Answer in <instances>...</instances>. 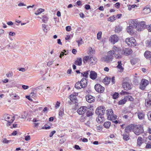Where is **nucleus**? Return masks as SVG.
<instances>
[{"mask_svg":"<svg viewBox=\"0 0 151 151\" xmlns=\"http://www.w3.org/2000/svg\"><path fill=\"white\" fill-rule=\"evenodd\" d=\"M82 40L81 38L80 39V40L79 41L78 40L77 41L78 46H79L80 45H81L82 44Z\"/></svg>","mask_w":151,"mask_h":151,"instance_id":"603ef678","label":"nucleus"},{"mask_svg":"<svg viewBox=\"0 0 151 151\" xmlns=\"http://www.w3.org/2000/svg\"><path fill=\"white\" fill-rule=\"evenodd\" d=\"M89 72V70H87L85 72L81 73V74L83 77L87 78L88 76Z\"/></svg>","mask_w":151,"mask_h":151,"instance_id":"72a5a7b5","label":"nucleus"},{"mask_svg":"<svg viewBox=\"0 0 151 151\" xmlns=\"http://www.w3.org/2000/svg\"><path fill=\"white\" fill-rule=\"evenodd\" d=\"M105 108L104 107L101 106L96 109L95 113L97 114L103 115L105 113Z\"/></svg>","mask_w":151,"mask_h":151,"instance_id":"0eeeda50","label":"nucleus"},{"mask_svg":"<svg viewBox=\"0 0 151 151\" xmlns=\"http://www.w3.org/2000/svg\"><path fill=\"white\" fill-rule=\"evenodd\" d=\"M80 82L81 86V88H85L87 86V80L85 78H82Z\"/></svg>","mask_w":151,"mask_h":151,"instance_id":"f3484780","label":"nucleus"},{"mask_svg":"<svg viewBox=\"0 0 151 151\" xmlns=\"http://www.w3.org/2000/svg\"><path fill=\"white\" fill-rule=\"evenodd\" d=\"M90 56H86L84 57L83 59V61L84 63L89 62Z\"/></svg>","mask_w":151,"mask_h":151,"instance_id":"7c9ffc66","label":"nucleus"},{"mask_svg":"<svg viewBox=\"0 0 151 151\" xmlns=\"http://www.w3.org/2000/svg\"><path fill=\"white\" fill-rule=\"evenodd\" d=\"M132 84L128 82H124L122 84V86L125 90L127 91L131 89Z\"/></svg>","mask_w":151,"mask_h":151,"instance_id":"9d476101","label":"nucleus"},{"mask_svg":"<svg viewBox=\"0 0 151 151\" xmlns=\"http://www.w3.org/2000/svg\"><path fill=\"white\" fill-rule=\"evenodd\" d=\"M64 114V110L63 109L60 110L59 112V115L61 116H63Z\"/></svg>","mask_w":151,"mask_h":151,"instance_id":"09e8293b","label":"nucleus"},{"mask_svg":"<svg viewBox=\"0 0 151 151\" xmlns=\"http://www.w3.org/2000/svg\"><path fill=\"white\" fill-rule=\"evenodd\" d=\"M60 102H59L58 101H57L55 105V108L56 109L58 108L60 106Z\"/></svg>","mask_w":151,"mask_h":151,"instance_id":"8fccbe9b","label":"nucleus"},{"mask_svg":"<svg viewBox=\"0 0 151 151\" xmlns=\"http://www.w3.org/2000/svg\"><path fill=\"white\" fill-rule=\"evenodd\" d=\"M86 101L89 103H92L95 100V97L90 95H88L86 97Z\"/></svg>","mask_w":151,"mask_h":151,"instance_id":"dca6fc26","label":"nucleus"},{"mask_svg":"<svg viewBox=\"0 0 151 151\" xmlns=\"http://www.w3.org/2000/svg\"><path fill=\"white\" fill-rule=\"evenodd\" d=\"M115 52L113 51L110 50L108 51L107 53V55L103 58V60L107 63L112 61L114 56L115 55Z\"/></svg>","mask_w":151,"mask_h":151,"instance_id":"f03ea898","label":"nucleus"},{"mask_svg":"<svg viewBox=\"0 0 151 151\" xmlns=\"http://www.w3.org/2000/svg\"><path fill=\"white\" fill-rule=\"evenodd\" d=\"M143 143V139L140 137H139L137 139V144L138 145L140 146Z\"/></svg>","mask_w":151,"mask_h":151,"instance_id":"c85d7f7f","label":"nucleus"},{"mask_svg":"<svg viewBox=\"0 0 151 151\" xmlns=\"http://www.w3.org/2000/svg\"><path fill=\"white\" fill-rule=\"evenodd\" d=\"M70 100L69 103L71 104H76L77 103L78 100L76 96L74 95H71L69 97Z\"/></svg>","mask_w":151,"mask_h":151,"instance_id":"ddd939ff","label":"nucleus"},{"mask_svg":"<svg viewBox=\"0 0 151 151\" xmlns=\"http://www.w3.org/2000/svg\"><path fill=\"white\" fill-rule=\"evenodd\" d=\"M120 4L119 2H117L115 4V6L118 9L119 8Z\"/></svg>","mask_w":151,"mask_h":151,"instance_id":"864d4df0","label":"nucleus"},{"mask_svg":"<svg viewBox=\"0 0 151 151\" xmlns=\"http://www.w3.org/2000/svg\"><path fill=\"white\" fill-rule=\"evenodd\" d=\"M10 115L8 114H5L3 116V119L8 121V120L10 119Z\"/></svg>","mask_w":151,"mask_h":151,"instance_id":"473e14b6","label":"nucleus"},{"mask_svg":"<svg viewBox=\"0 0 151 151\" xmlns=\"http://www.w3.org/2000/svg\"><path fill=\"white\" fill-rule=\"evenodd\" d=\"M129 134H127V133L125 132H124L123 135V139L124 140L127 141L129 139Z\"/></svg>","mask_w":151,"mask_h":151,"instance_id":"393cba45","label":"nucleus"},{"mask_svg":"<svg viewBox=\"0 0 151 151\" xmlns=\"http://www.w3.org/2000/svg\"><path fill=\"white\" fill-rule=\"evenodd\" d=\"M122 30V28L120 26H116L115 28V32H119Z\"/></svg>","mask_w":151,"mask_h":151,"instance_id":"e433bc0d","label":"nucleus"},{"mask_svg":"<svg viewBox=\"0 0 151 151\" xmlns=\"http://www.w3.org/2000/svg\"><path fill=\"white\" fill-rule=\"evenodd\" d=\"M138 118L140 120H143L145 118V114L143 112H139L137 113Z\"/></svg>","mask_w":151,"mask_h":151,"instance_id":"4be33fe9","label":"nucleus"},{"mask_svg":"<svg viewBox=\"0 0 151 151\" xmlns=\"http://www.w3.org/2000/svg\"><path fill=\"white\" fill-rule=\"evenodd\" d=\"M111 80V78H110L106 77L104 79L103 82L105 84H108L109 83Z\"/></svg>","mask_w":151,"mask_h":151,"instance_id":"cd10ccee","label":"nucleus"},{"mask_svg":"<svg viewBox=\"0 0 151 151\" xmlns=\"http://www.w3.org/2000/svg\"><path fill=\"white\" fill-rule=\"evenodd\" d=\"M149 83V81L145 79H142L139 85V88L142 90H144Z\"/></svg>","mask_w":151,"mask_h":151,"instance_id":"423d86ee","label":"nucleus"},{"mask_svg":"<svg viewBox=\"0 0 151 151\" xmlns=\"http://www.w3.org/2000/svg\"><path fill=\"white\" fill-rule=\"evenodd\" d=\"M127 101V98H124L123 99L119 101L118 104L119 105H123Z\"/></svg>","mask_w":151,"mask_h":151,"instance_id":"f704fd0d","label":"nucleus"},{"mask_svg":"<svg viewBox=\"0 0 151 151\" xmlns=\"http://www.w3.org/2000/svg\"><path fill=\"white\" fill-rule=\"evenodd\" d=\"M10 141H9V140H7L6 139L4 138L3 139L2 142L3 143H8Z\"/></svg>","mask_w":151,"mask_h":151,"instance_id":"5fc2aeb1","label":"nucleus"},{"mask_svg":"<svg viewBox=\"0 0 151 151\" xmlns=\"http://www.w3.org/2000/svg\"><path fill=\"white\" fill-rule=\"evenodd\" d=\"M145 105L147 107H151V97L148 98V97L147 99H146Z\"/></svg>","mask_w":151,"mask_h":151,"instance_id":"412c9836","label":"nucleus"},{"mask_svg":"<svg viewBox=\"0 0 151 151\" xmlns=\"http://www.w3.org/2000/svg\"><path fill=\"white\" fill-rule=\"evenodd\" d=\"M133 132L135 134L137 135H139L143 133L144 130L142 126L139 124L135 126Z\"/></svg>","mask_w":151,"mask_h":151,"instance_id":"20e7f679","label":"nucleus"},{"mask_svg":"<svg viewBox=\"0 0 151 151\" xmlns=\"http://www.w3.org/2000/svg\"><path fill=\"white\" fill-rule=\"evenodd\" d=\"M9 34L10 36H14L15 35V33L14 32H9Z\"/></svg>","mask_w":151,"mask_h":151,"instance_id":"774afa93","label":"nucleus"},{"mask_svg":"<svg viewBox=\"0 0 151 151\" xmlns=\"http://www.w3.org/2000/svg\"><path fill=\"white\" fill-rule=\"evenodd\" d=\"M29 87L27 86L23 85L22 86V88L24 90L27 89L29 88Z\"/></svg>","mask_w":151,"mask_h":151,"instance_id":"e2e57ef3","label":"nucleus"},{"mask_svg":"<svg viewBox=\"0 0 151 151\" xmlns=\"http://www.w3.org/2000/svg\"><path fill=\"white\" fill-rule=\"evenodd\" d=\"M117 54H116L115 55V57L116 59H120L121 58L122 56L121 54H121V52H119V53H117Z\"/></svg>","mask_w":151,"mask_h":151,"instance_id":"58836bf2","label":"nucleus"},{"mask_svg":"<svg viewBox=\"0 0 151 151\" xmlns=\"http://www.w3.org/2000/svg\"><path fill=\"white\" fill-rule=\"evenodd\" d=\"M113 98L114 99H116L119 96V94L117 92H115L113 95Z\"/></svg>","mask_w":151,"mask_h":151,"instance_id":"a19ab883","label":"nucleus"},{"mask_svg":"<svg viewBox=\"0 0 151 151\" xmlns=\"http://www.w3.org/2000/svg\"><path fill=\"white\" fill-rule=\"evenodd\" d=\"M145 147L147 149H150L151 148V144H147L146 146Z\"/></svg>","mask_w":151,"mask_h":151,"instance_id":"69168bd1","label":"nucleus"},{"mask_svg":"<svg viewBox=\"0 0 151 151\" xmlns=\"http://www.w3.org/2000/svg\"><path fill=\"white\" fill-rule=\"evenodd\" d=\"M74 147H75V149L77 150H79L81 149L79 146L77 145H75Z\"/></svg>","mask_w":151,"mask_h":151,"instance_id":"338daca9","label":"nucleus"},{"mask_svg":"<svg viewBox=\"0 0 151 151\" xmlns=\"http://www.w3.org/2000/svg\"><path fill=\"white\" fill-rule=\"evenodd\" d=\"M135 126L133 124H130L127 126L125 129V132H127V134H129V133L132 130L134 129Z\"/></svg>","mask_w":151,"mask_h":151,"instance_id":"4468645a","label":"nucleus"},{"mask_svg":"<svg viewBox=\"0 0 151 151\" xmlns=\"http://www.w3.org/2000/svg\"><path fill=\"white\" fill-rule=\"evenodd\" d=\"M98 116L96 119V121L98 122H102L104 120V118L102 115L98 114Z\"/></svg>","mask_w":151,"mask_h":151,"instance_id":"5701e85b","label":"nucleus"},{"mask_svg":"<svg viewBox=\"0 0 151 151\" xmlns=\"http://www.w3.org/2000/svg\"><path fill=\"white\" fill-rule=\"evenodd\" d=\"M66 139L65 138H63L60 140V144H63V143L65 141Z\"/></svg>","mask_w":151,"mask_h":151,"instance_id":"052dcab7","label":"nucleus"},{"mask_svg":"<svg viewBox=\"0 0 151 151\" xmlns=\"http://www.w3.org/2000/svg\"><path fill=\"white\" fill-rule=\"evenodd\" d=\"M102 35V32H99L97 34V39L98 40H100L101 38Z\"/></svg>","mask_w":151,"mask_h":151,"instance_id":"79ce46f5","label":"nucleus"},{"mask_svg":"<svg viewBox=\"0 0 151 151\" xmlns=\"http://www.w3.org/2000/svg\"><path fill=\"white\" fill-rule=\"evenodd\" d=\"M19 97L17 94H14L13 96H12V98L13 99H19Z\"/></svg>","mask_w":151,"mask_h":151,"instance_id":"a18cd8bd","label":"nucleus"},{"mask_svg":"<svg viewBox=\"0 0 151 151\" xmlns=\"http://www.w3.org/2000/svg\"><path fill=\"white\" fill-rule=\"evenodd\" d=\"M96 58L95 57L90 56L89 62H90L91 64H94L96 63Z\"/></svg>","mask_w":151,"mask_h":151,"instance_id":"bb28decb","label":"nucleus"},{"mask_svg":"<svg viewBox=\"0 0 151 151\" xmlns=\"http://www.w3.org/2000/svg\"><path fill=\"white\" fill-rule=\"evenodd\" d=\"M108 20L109 21L113 22L115 20L114 17V16H112L109 17L108 19Z\"/></svg>","mask_w":151,"mask_h":151,"instance_id":"c03bdc74","label":"nucleus"},{"mask_svg":"<svg viewBox=\"0 0 151 151\" xmlns=\"http://www.w3.org/2000/svg\"><path fill=\"white\" fill-rule=\"evenodd\" d=\"M71 29V27L70 26H67L66 27V30L68 32L70 31Z\"/></svg>","mask_w":151,"mask_h":151,"instance_id":"4d7b16f0","label":"nucleus"},{"mask_svg":"<svg viewBox=\"0 0 151 151\" xmlns=\"http://www.w3.org/2000/svg\"><path fill=\"white\" fill-rule=\"evenodd\" d=\"M147 28L148 31L151 32V24L149 25H147Z\"/></svg>","mask_w":151,"mask_h":151,"instance_id":"13d9d810","label":"nucleus"},{"mask_svg":"<svg viewBox=\"0 0 151 151\" xmlns=\"http://www.w3.org/2000/svg\"><path fill=\"white\" fill-rule=\"evenodd\" d=\"M80 83L79 82H78L75 85V87L77 89H79L81 88V86Z\"/></svg>","mask_w":151,"mask_h":151,"instance_id":"4c0bfd02","label":"nucleus"},{"mask_svg":"<svg viewBox=\"0 0 151 151\" xmlns=\"http://www.w3.org/2000/svg\"><path fill=\"white\" fill-rule=\"evenodd\" d=\"M30 137L29 135H27L25 137V140L26 141H28L30 139Z\"/></svg>","mask_w":151,"mask_h":151,"instance_id":"0e129e2a","label":"nucleus"},{"mask_svg":"<svg viewBox=\"0 0 151 151\" xmlns=\"http://www.w3.org/2000/svg\"><path fill=\"white\" fill-rule=\"evenodd\" d=\"M97 74L94 71H91L90 72V77L92 79H95L97 78Z\"/></svg>","mask_w":151,"mask_h":151,"instance_id":"a211bd4d","label":"nucleus"},{"mask_svg":"<svg viewBox=\"0 0 151 151\" xmlns=\"http://www.w3.org/2000/svg\"><path fill=\"white\" fill-rule=\"evenodd\" d=\"M85 8L87 10H88L91 9V7L90 5L86 4L85 6Z\"/></svg>","mask_w":151,"mask_h":151,"instance_id":"bf43d9fd","label":"nucleus"},{"mask_svg":"<svg viewBox=\"0 0 151 151\" xmlns=\"http://www.w3.org/2000/svg\"><path fill=\"white\" fill-rule=\"evenodd\" d=\"M132 20L131 22L130 25L127 28V31L129 34L132 35L134 32L133 29L135 28L134 24H133Z\"/></svg>","mask_w":151,"mask_h":151,"instance_id":"f8f14e48","label":"nucleus"},{"mask_svg":"<svg viewBox=\"0 0 151 151\" xmlns=\"http://www.w3.org/2000/svg\"><path fill=\"white\" fill-rule=\"evenodd\" d=\"M56 132V131L55 130H54L52 132H51L49 134V136L50 137H52L53 134Z\"/></svg>","mask_w":151,"mask_h":151,"instance_id":"6e6d98bb","label":"nucleus"},{"mask_svg":"<svg viewBox=\"0 0 151 151\" xmlns=\"http://www.w3.org/2000/svg\"><path fill=\"white\" fill-rule=\"evenodd\" d=\"M82 61L81 58H77V60L75 61L74 64L76 65L81 66L82 65Z\"/></svg>","mask_w":151,"mask_h":151,"instance_id":"a878e982","label":"nucleus"},{"mask_svg":"<svg viewBox=\"0 0 151 151\" xmlns=\"http://www.w3.org/2000/svg\"><path fill=\"white\" fill-rule=\"evenodd\" d=\"M106 114L108 119L113 121L117 119V116L114 114L113 111L111 109L106 110Z\"/></svg>","mask_w":151,"mask_h":151,"instance_id":"7ed1b4c3","label":"nucleus"},{"mask_svg":"<svg viewBox=\"0 0 151 151\" xmlns=\"http://www.w3.org/2000/svg\"><path fill=\"white\" fill-rule=\"evenodd\" d=\"M148 119L151 121V111H149L147 114Z\"/></svg>","mask_w":151,"mask_h":151,"instance_id":"37998d69","label":"nucleus"},{"mask_svg":"<svg viewBox=\"0 0 151 151\" xmlns=\"http://www.w3.org/2000/svg\"><path fill=\"white\" fill-rule=\"evenodd\" d=\"M43 18L42 19V22L44 23H46L48 21V18L45 15H44L43 16Z\"/></svg>","mask_w":151,"mask_h":151,"instance_id":"ea45409f","label":"nucleus"},{"mask_svg":"<svg viewBox=\"0 0 151 151\" xmlns=\"http://www.w3.org/2000/svg\"><path fill=\"white\" fill-rule=\"evenodd\" d=\"M111 82L112 83V84H114L115 83V79L114 77H112L111 79Z\"/></svg>","mask_w":151,"mask_h":151,"instance_id":"680f3d73","label":"nucleus"},{"mask_svg":"<svg viewBox=\"0 0 151 151\" xmlns=\"http://www.w3.org/2000/svg\"><path fill=\"white\" fill-rule=\"evenodd\" d=\"M111 51H113L115 52V55H116V53H119V52H121V50L120 47H118L116 46H114L112 48V50H111Z\"/></svg>","mask_w":151,"mask_h":151,"instance_id":"6ab92c4d","label":"nucleus"},{"mask_svg":"<svg viewBox=\"0 0 151 151\" xmlns=\"http://www.w3.org/2000/svg\"><path fill=\"white\" fill-rule=\"evenodd\" d=\"M147 46L148 47H151V40H147Z\"/></svg>","mask_w":151,"mask_h":151,"instance_id":"de8ad7c7","label":"nucleus"},{"mask_svg":"<svg viewBox=\"0 0 151 151\" xmlns=\"http://www.w3.org/2000/svg\"><path fill=\"white\" fill-rule=\"evenodd\" d=\"M95 89L96 91L99 93H102L104 90V88L99 84L95 85Z\"/></svg>","mask_w":151,"mask_h":151,"instance_id":"9b49d317","label":"nucleus"},{"mask_svg":"<svg viewBox=\"0 0 151 151\" xmlns=\"http://www.w3.org/2000/svg\"><path fill=\"white\" fill-rule=\"evenodd\" d=\"M132 52V50L129 48H124L121 50V54L125 55H129L131 54Z\"/></svg>","mask_w":151,"mask_h":151,"instance_id":"6e6552de","label":"nucleus"},{"mask_svg":"<svg viewBox=\"0 0 151 151\" xmlns=\"http://www.w3.org/2000/svg\"><path fill=\"white\" fill-rule=\"evenodd\" d=\"M111 124V122H105L104 123V126L105 128L108 129L109 128Z\"/></svg>","mask_w":151,"mask_h":151,"instance_id":"2f4dec72","label":"nucleus"},{"mask_svg":"<svg viewBox=\"0 0 151 151\" xmlns=\"http://www.w3.org/2000/svg\"><path fill=\"white\" fill-rule=\"evenodd\" d=\"M88 109V108L86 106H82L78 109L77 112L79 114L83 115L85 114Z\"/></svg>","mask_w":151,"mask_h":151,"instance_id":"1a4fd4ad","label":"nucleus"},{"mask_svg":"<svg viewBox=\"0 0 151 151\" xmlns=\"http://www.w3.org/2000/svg\"><path fill=\"white\" fill-rule=\"evenodd\" d=\"M118 65L117 66V67L119 69V71L120 72H122L124 70V68L122 66V63L121 61H118Z\"/></svg>","mask_w":151,"mask_h":151,"instance_id":"aec40b11","label":"nucleus"},{"mask_svg":"<svg viewBox=\"0 0 151 151\" xmlns=\"http://www.w3.org/2000/svg\"><path fill=\"white\" fill-rule=\"evenodd\" d=\"M143 11L144 13L146 14L149 13L150 12V9L149 8L145 7L143 9Z\"/></svg>","mask_w":151,"mask_h":151,"instance_id":"c756f323","label":"nucleus"},{"mask_svg":"<svg viewBox=\"0 0 151 151\" xmlns=\"http://www.w3.org/2000/svg\"><path fill=\"white\" fill-rule=\"evenodd\" d=\"M133 24H134V27L135 29L138 31H141L147 28V26L145 24V22L144 21L138 22L137 20H132Z\"/></svg>","mask_w":151,"mask_h":151,"instance_id":"f257e3e1","label":"nucleus"},{"mask_svg":"<svg viewBox=\"0 0 151 151\" xmlns=\"http://www.w3.org/2000/svg\"><path fill=\"white\" fill-rule=\"evenodd\" d=\"M125 98H127V101L128 100L129 101H132L133 100V99L132 97L130 96H127Z\"/></svg>","mask_w":151,"mask_h":151,"instance_id":"49530a36","label":"nucleus"},{"mask_svg":"<svg viewBox=\"0 0 151 151\" xmlns=\"http://www.w3.org/2000/svg\"><path fill=\"white\" fill-rule=\"evenodd\" d=\"M125 42L129 47H134L137 45V43L133 37L127 38L125 40Z\"/></svg>","mask_w":151,"mask_h":151,"instance_id":"39448f33","label":"nucleus"},{"mask_svg":"<svg viewBox=\"0 0 151 151\" xmlns=\"http://www.w3.org/2000/svg\"><path fill=\"white\" fill-rule=\"evenodd\" d=\"M118 37L116 35H111L110 37V41L114 44L118 40Z\"/></svg>","mask_w":151,"mask_h":151,"instance_id":"2eb2a0df","label":"nucleus"},{"mask_svg":"<svg viewBox=\"0 0 151 151\" xmlns=\"http://www.w3.org/2000/svg\"><path fill=\"white\" fill-rule=\"evenodd\" d=\"M44 10H45L41 8L39 9L35 13V14L36 15H39L42 12H44Z\"/></svg>","mask_w":151,"mask_h":151,"instance_id":"c9c22d12","label":"nucleus"},{"mask_svg":"<svg viewBox=\"0 0 151 151\" xmlns=\"http://www.w3.org/2000/svg\"><path fill=\"white\" fill-rule=\"evenodd\" d=\"M42 27L43 29V30L45 32H47V30H46V31L45 30V29H46V30H47V27L46 26V25L45 24H42Z\"/></svg>","mask_w":151,"mask_h":151,"instance_id":"3c124183","label":"nucleus"},{"mask_svg":"<svg viewBox=\"0 0 151 151\" xmlns=\"http://www.w3.org/2000/svg\"><path fill=\"white\" fill-rule=\"evenodd\" d=\"M144 56L147 59H150L151 58V52L147 51L144 53Z\"/></svg>","mask_w":151,"mask_h":151,"instance_id":"b1692460","label":"nucleus"}]
</instances>
